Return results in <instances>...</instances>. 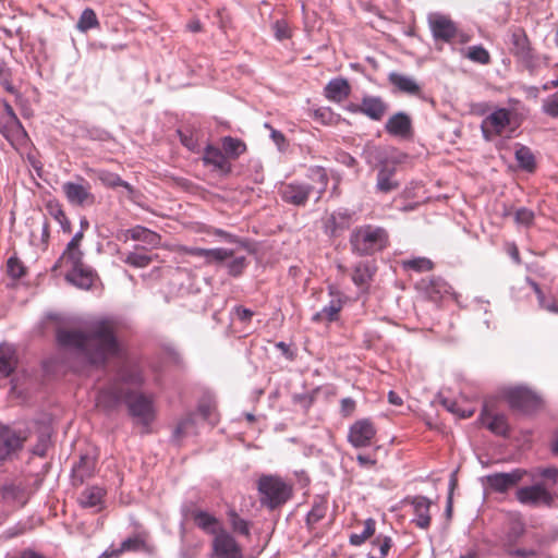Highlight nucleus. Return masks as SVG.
<instances>
[{
    "mask_svg": "<svg viewBox=\"0 0 558 558\" xmlns=\"http://www.w3.org/2000/svg\"><path fill=\"white\" fill-rule=\"evenodd\" d=\"M57 339L60 347L84 365L102 364L108 357L120 352V345L114 336V323L108 318L89 322L86 325V333L60 329Z\"/></svg>",
    "mask_w": 558,
    "mask_h": 558,
    "instance_id": "1",
    "label": "nucleus"
},
{
    "mask_svg": "<svg viewBox=\"0 0 558 558\" xmlns=\"http://www.w3.org/2000/svg\"><path fill=\"white\" fill-rule=\"evenodd\" d=\"M142 383L143 377L137 366H123L117 377L99 390L96 407L109 412L125 402L136 423L148 427L156 417L154 398L132 391V388L140 387Z\"/></svg>",
    "mask_w": 558,
    "mask_h": 558,
    "instance_id": "2",
    "label": "nucleus"
},
{
    "mask_svg": "<svg viewBox=\"0 0 558 558\" xmlns=\"http://www.w3.org/2000/svg\"><path fill=\"white\" fill-rule=\"evenodd\" d=\"M521 124L517 114L507 108H496L487 114L482 123L481 131L485 141H494L498 136L511 138Z\"/></svg>",
    "mask_w": 558,
    "mask_h": 558,
    "instance_id": "3",
    "label": "nucleus"
},
{
    "mask_svg": "<svg viewBox=\"0 0 558 558\" xmlns=\"http://www.w3.org/2000/svg\"><path fill=\"white\" fill-rule=\"evenodd\" d=\"M350 243L352 250L359 255H371L387 246L388 234L381 227L366 225L352 232Z\"/></svg>",
    "mask_w": 558,
    "mask_h": 558,
    "instance_id": "4",
    "label": "nucleus"
},
{
    "mask_svg": "<svg viewBox=\"0 0 558 558\" xmlns=\"http://www.w3.org/2000/svg\"><path fill=\"white\" fill-rule=\"evenodd\" d=\"M0 134L15 149L25 147L29 140L15 111L5 99H0Z\"/></svg>",
    "mask_w": 558,
    "mask_h": 558,
    "instance_id": "5",
    "label": "nucleus"
},
{
    "mask_svg": "<svg viewBox=\"0 0 558 558\" xmlns=\"http://www.w3.org/2000/svg\"><path fill=\"white\" fill-rule=\"evenodd\" d=\"M260 502L269 509L286 504L292 496V486L277 475H263L257 485Z\"/></svg>",
    "mask_w": 558,
    "mask_h": 558,
    "instance_id": "6",
    "label": "nucleus"
},
{
    "mask_svg": "<svg viewBox=\"0 0 558 558\" xmlns=\"http://www.w3.org/2000/svg\"><path fill=\"white\" fill-rule=\"evenodd\" d=\"M506 397L511 408L524 413H532L542 404V399L526 387L509 388Z\"/></svg>",
    "mask_w": 558,
    "mask_h": 558,
    "instance_id": "7",
    "label": "nucleus"
},
{
    "mask_svg": "<svg viewBox=\"0 0 558 558\" xmlns=\"http://www.w3.org/2000/svg\"><path fill=\"white\" fill-rule=\"evenodd\" d=\"M62 191L68 202L73 206H90L95 203L90 184L84 178H80V182L68 181L63 183Z\"/></svg>",
    "mask_w": 558,
    "mask_h": 558,
    "instance_id": "8",
    "label": "nucleus"
},
{
    "mask_svg": "<svg viewBox=\"0 0 558 558\" xmlns=\"http://www.w3.org/2000/svg\"><path fill=\"white\" fill-rule=\"evenodd\" d=\"M376 436V428L368 418H362L353 423L349 428L348 441L354 448H365L371 446Z\"/></svg>",
    "mask_w": 558,
    "mask_h": 558,
    "instance_id": "9",
    "label": "nucleus"
},
{
    "mask_svg": "<svg viewBox=\"0 0 558 558\" xmlns=\"http://www.w3.org/2000/svg\"><path fill=\"white\" fill-rule=\"evenodd\" d=\"M525 474L521 469H514L508 473H494L482 478L484 485L496 493H506L515 486Z\"/></svg>",
    "mask_w": 558,
    "mask_h": 558,
    "instance_id": "10",
    "label": "nucleus"
},
{
    "mask_svg": "<svg viewBox=\"0 0 558 558\" xmlns=\"http://www.w3.org/2000/svg\"><path fill=\"white\" fill-rule=\"evenodd\" d=\"M213 553L218 558H243L241 546L226 530H222L214 537Z\"/></svg>",
    "mask_w": 558,
    "mask_h": 558,
    "instance_id": "11",
    "label": "nucleus"
},
{
    "mask_svg": "<svg viewBox=\"0 0 558 558\" xmlns=\"http://www.w3.org/2000/svg\"><path fill=\"white\" fill-rule=\"evenodd\" d=\"M349 110L354 113H362L374 121L384 118L388 110V105L378 96L365 95L360 105H351Z\"/></svg>",
    "mask_w": 558,
    "mask_h": 558,
    "instance_id": "12",
    "label": "nucleus"
},
{
    "mask_svg": "<svg viewBox=\"0 0 558 558\" xmlns=\"http://www.w3.org/2000/svg\"><path fill=\"white\" fill-rule=\"evenodd\" d=\"M517 498L523 505L550 506L554 497L543 485L521 487L517 490Z\"/></svg>",
    "mask_w": 558,
    "mask_h": 558,
    "instance_id": "13",
    "label": "nucleus"
},
{
    "mask_svg": "<svg viewBox=\"0 0 558 558\" xmlns=\"http://www.w3.org/2000/svg\"><path fill=\"white\" fill-rule=\"evenodd\" d=\"M428 24L436 40L450 41L456 37L457 26L446 15L432 13L428 15Z\"/></svg>",
    "mask_w": 558,
    "mask_h": 558,
    "instance_id": "14",
    "label": "nucleus"
},
{
    "mask_svg": "<svg viewBox=\"0 0 558 558\" xmlns=\"http://www.w3.org/2000/svg\"><path fill=\"white\" fill-rule=\"evenodd\" d=\"M26 440V435H23L10 427L0 429V460H5L13 452L22 448L23 442Z\"/></svg>",
    "mask_w": 558,
    "mask_h": 558,
    "instance_id": "15",
    "label": "nucleus"
},
{
    "mask_svg": "<svg viewBox=\"0 0 558 558\" xmlns=\"http://www.w3.org/2000/svg\"><path fill=\"white\" fill-rule=\"evenodd\" d=\"M96 278L95 270L86 264L68 269L65 272L66 281L82 290L90 289Z\"/></svg>",
    "mask_w": 558,
    "mask_h": 558,
    "instance_id": "16",
    "label": "nucleus"
},
{
    "mask_svg": "<svg viewBox=\"0 0 558 558\" xmlns=\"http://www.w3.org/2000/svg\"><path fill=\"white\" fill-rule=\"evenodd\" d=\"M313 186L306 183L292 182L282 186L281 196L287 203L295 206H303L306 204Z\"/></svg>",
    "mask_w": 558,
    "mask_h": 558,
    "instance_id": "17",
    "label": "nucleus"
},
{
    "mask_svg": "<svg viewBox=\"0 0 558 558\" xmlns=\"http://www.w3.org/2000/svg\"><path fill=\"white\" fill-rule=\"evenodd\" d=\"M106 492L99 486H88L78 496L77 501L82 508L99 512L105 505Z\"/></svg>",
    "mask_w": 558,
    "mask_h": 558,
    "instance_id": "18",
    "label": "nucleus"
},
{
    "mask_svg": "<svg viewBox=\"0 0 558 558\" xmlns=\"http://www.w3.org/2000/svg\"><path fill=\"white\" fill-rule=\"evenodd\" d=\"M385 129L392 136L407 138L412 133L411 118L404 112H397L387 120Z\"/></svg>",
    "mask_w": 558,
    "mask_h": 558,
    "instance_id": "19",
    "label": "nucleus"
},
{
    "mask_svg": "<svg viewBox=\"0 0 558 558\" xmlns=\"http://www.w3.org/2000/svg\"><path fill=\"white\" fill-rule=\"evenodd\" d=\"M351 93V86L348 80L336 77L328 82L324 88L325 97L332 102H342Z\"/></svg>",
    "mask_w": 558,
    "mask_h": 558,
    "instance_id": "20",
    "label": "nucleus"
},
{
    "mask_svg": "<svg viewBox=\"0 0 558 558\" xmlns=\"http://www.w3.org/2000/svg\"><path fill=\"white\" fill-rule=\"evenodd\" d=\"M192 519L197 527L206 534L214 535V537L223 530L219 520L214 514L205 510H194L192 512Z\"/></svg>",
    "mask_w": 558,
    "mask_h": 558,
    "instance_id": "21",
    "label": "nucleus"
},
{
    "mask_svg": "<svg viewBox=\"0 0 558 558\" xmlns=\"http://www.w3.org/2000/svg\"><path fill=\"white\" fill-rule=\"evenodd\" d=\"M414 511L413 522L421 529H427L430 524L429 508L432 501L424 496H415L411 499Z\"/></svg>",
    "mask_w": 558,
    "mask_h": 558,
    "instance_id": "22",
    "label": "nucleus"
},
{
    "mask_svg": "<svg viewBox=\"0 0 558 558\" xmlns=\"http://www.w3.org/2000/svg\"><path fill=\"white\" fill-rule=\"evenodd\" d=\"M396 168L384 165L377 173L376 190L380 193H389L399 189L400 183L395 179Z\"/></svg>",
    "mask_w": 558,
    "mask_h": 558,
    "instance_id": "23",
    "label": "nucleus"
},
{
    "mask_svg": "<svg viewBox=\"0 0 558 558\" xmlns=\"http://www.w3.org/2000/svg\"><path fill=\"white\" fill-rule=\"evenodd\" d=\"M203 160L205 165L211 166L220 172L228 173L231 169L226 155L213 145H207L204 151Z\"/></svg>",
    "mask_w": 558,
    "mask_h": 558,
    "instance_id": "24",
    "label": "nucleus"
},
{
    "mask_svg": "<svg viewBox=\"0 0 558 558\" xmlns=\"http://www.w3.org/2000/svg\"><path fill=\"white\" fill-rule=\"evenodd\" d=\"M353 213L348 209L333 211L325 222L326 232L336 235L338 231L349 228Z\"/></svg>",
    "mask_w": 558,
    "mask_h": 558,
    "instance_id": "25",
    "label": "nucleus"
},
{
    "mask_svg": "<svg viewBox=\"0 0 558 558\" xmlns=\"http://www.w3.org/2000/svg\"><path fill=\"white\" fill-rule=\"evenodd\" d=\"M145 539L141 534L133 535L124 539L119 547L110 546L100 558L119 557L124 551H136L143 548Z\"/></svg>",
    "mask_w": 558,
    "mask_h": 558,
    "instance_id": "26",
    "label": "nucleus"
},
{
    "mask_svg": "<svg viewBox=\"0 0 558 558\" xmlns=\"http://www.w3.org/2000/svg\"><path fill=\"white\" fill-rule=\"evenodd\" d=\"M389 82L401 93L409 95H418L421 93V86L411 76L392 72L389 74Z\"/></svg>",
    "mask_w": 558,
    "mask_h": 558,
    "instance_id": "27",
    "label": "nucleus"
},
{
    "mask_svg": "<svg viewBox=\"0 0 558 558\" xmlns=\"http://www.w3.org/2000/svg\"><path fill=\"white\" fill-rule=\"evenodd\" d=\"M83 256L84 253L81 247L66 245L62 255L58 259L56 267L64 268L65 270L73 267H78L80 265L84 264Z\"/></svg>",
    "mask_w": 558,
    "mask_h": 558,
    "instance_id": "28",
    "label": "nucleus"
},
{
    "mask_svg": "<svg viewBox=\"0 0 558 558\" xmlns=\"http://www.w3.org/2000/svg\"><path fill=\"white\" fill-rule=\"evenodd\" d=\"M482 422L489 430L497 435H506L508 432V424L505 415L490 414L486 407L482 413Z\"/></svg>",
    "mask_w": 558,
    "mask_h": 558,
    "instance_id": "29",
    "label": "nucleus"
},
{
    "mask_svg": "<svg viewBox=\"0 0 558 558\" xmlns=\"http://www.w3.org/2000/svg\"><path fill=\"white\" fill-rule=\"evenodd\" d=\"M342 308V301L338 298L330 300L329 304L313 315V322L331 323L338 319L339 312Z\"/></svg>",
    "mask_w": 558,
    "mask_h": 558,
    "instance_id": "30",
    "label": "nucleus"
},
{
    "mask_svg": "<svg viewBox=\"0 0 558 558\" xmlns=\"http://www.w3.org/2000/svg\"><path fill=\"white\" fill-rule=\"evenodd\" d=\"M16 365V355L13 347L0 345V376H9Z\"/></svg>",
    "mask_w": 558,
    "mask_h": 558,
    "instance_id": "31",
    "label": "nucleus"
},
{
    "mask_svg": "<svg viewBox=\"0 0 558 558\" xmlns=\"http://www.w3.org/2000/svg\"><path fill=\"white\" fill-rule=\"evenodd\" d=\"M514 157L520 169L526 172H533L535 170V157L527 146L517 144Z\"/></svg>",
    "mask_w": 558,
    "mask_h": 558,
    "instance_id": "32",
    "label": "nucleus"
},
{
    "mask_svg": "<svg viewBox=\"0 0 558 558\" xmlns=\"http://www.w3.org/2000/svg\"><path fill=\"white\" fill-rule=\"evenodd\" d=\"M514 54L523 60L532 58V48L523 32H514L511 37Z\"/></svg>",
    "mask_w": 558,
    "mask_h": 558,
    "instance_id": "33",
    "label": "nucleus"
},
{
    "mask_svg": "<svg viewBox=\"0 0 558 558\" xmlns=\"http://www.w3.org/2000/svg\"><path fill=\"white\" fill-rule=\"evenodd\" d=\"M131 239L135 241H142L150 246H158L160 244V236L156 232L137 226L130 231Z\"/></svg>",
    "mask_w": 558,
    "mask_h": 558,
    "instance_id": "34",
    "label": "nucleus"
},
{
    "mask_svg": "<svg viewBox=\"0 0 558 558\" xmlns=\"http://www.w3.org/2000/svg\"><path fill=\"white\" fill-rule=\"evenodd\" d=\"M221 145L225 154L233 159L240 157L246 150L244 142L231 136H225Z\"/></svg>",
    "mask_w": 558,
    "mask_h": 558,
    "instance_id": "35",
    "label": "nucleus"
},
{
    "mask_svg": "<svg viewBox=\"0 0 558 558\" xmlns=\"http://www.w3.org/2000/svg\"><path fill=\"white\" fill-rule=\"evenodd\" d=\"M99 26V21H98V17L95 13V11L90 8H86L78 21H77V24H76V28L82 32V33H86L87 31L92 29V28H96Z\"/></svg>",
    "mask_w": 558,
    "mask_h": 558,
    "instance_id": "36",
    "label": "nucleus"
},
{
    "mask_svg": "<svg viewBox=\"0 0 558 558\" xmlns=\"http://www.w3.org/2000/svg\"><path fill=\"white\" fill-rule=\"evenodd\" d=\"M373 271L368 263H359L354 266L352 280L356 286L367 284L372 279Z\"/></svg>",
    "mask_w": 558,
    "mask_h": 558,
    "instance_id": "37",
    "label": "nucleus"
},
{
    "mask_svg": "<svg viewBox=\"0 0 558 558\" xmlns=\"http://www.w3.org/2000/svg\"><path fill=\"white\" fill-rule=\"evenodd\" d=\"M97 178L98 180L108 187H118L123 186L125 189H129V184L123 181L119 174L107 171V170H99L97 171Z\"/></svg>",
    "mask_w": 558,
    "mask_h": 558,
    "instance_id": "38",
    "label": "nucleus"
},
{
    "mask_svg": "<svg viewBox=\"0 0 558 558\" xmlns=\"http://www.w3.org/2000/svg\"><path fill=\"white\" fill-rule=\"evenodd\" d=\"M153 258L143 252H130L123 258V262L135 268H145L151 263Z\"/></svg>",
    "mask_w": 558,
    "mask_h": 558,
    "instance_id": "39",
    "label": "nucleus"
},
{
    "mask_svg": "<svg viewBox=\"0 0 558 558\" xmlns=\"http://www.w3.org/2000/svg\"><path fill=\"white\" fill-rule=\"evenodd\" d=\"M375 520L367 519L364 522V529L361 533H354L350 536V543L354 546L362 545L368 537H371L375 532Z\"/></svg>",
    "mask_w": 558,
    "mask_h": 558,
    "instance_id": "40",
    "label": "nucleus"
},
{
    "mask_svg": "<svg viewBox=\"0 0 558 558\" xmlns=\"http://www.w3.org/2000/svg\"><path fill=\"white\" fill-rule=\"evenodd\" d=\"M433 262L426 257H415L403 262V267L418 272L433 269Z\"/></svg>",
    "mask_w": 558,
    "mask_h": 558,
    "instance_id": "41",
    "label": "nucleus"
},
{
    "mask_svg": "<svg viewBox=\"0 0 558 558\" xmlns=\"http://www.w3.org/2000/svg\"><path fill=\"white\" fill-rule=\"evenodd\" d=\"M542 112L550 118H558V90L543 99Z\"/></svg>",
    "mask_w": 558,
    "mask_h": 558,
    "instance_id": "42",
    "label": "nucleus"
},
{
    "mask_svg": "<svg viewBox=\"0 0 558 558\" xmlns=\"http://www.w3.org/2000/svg\"><path fill=\"white\" fill-rule=\"evenodd\" d=\"M466 57L480 64H487L490 61L489 52L483 46L469 47Z\"/></svg>",
    "mask_w": 558,
    "mask_h": 558,
    "instance_id": "43",
    "label": "nucleus"
},
{
    "mask_svg": "<svg viewBox=\"0 0 558 558\" xmlns=\"http://www.w3.org/2000/svg\"><path fill=\"white\" fill-rule=\"evenodd\" d=\"M226 262H227L226 266L228 268V272L231 276H239L240 274H242V271L246 267L245 256L236 255L234 252H233V257H230Z\"/></svg>",
    "mask_w": 558,
    "mask_h": 558,
    "instance_id": "44",
    "label": "nucleus"
},
{
    "mask_svg": "<svg viewBox=\"0 0 558 558\" xmlns=\"http://www.w3.org/2000/svg\"><path fill=\"white\" fill-rule=\"evenodd\" d=\"M539 553H541V542L538 538L536 539V545L531 548L523 547V548H515V549L509 550V555L512 558H536Z\"/></svg>",
    "mask_w": 558,
    "mask_h": 558,
    "instance_id": "45",
    "label": "nucleus"
},
{
    "mask_svg": "<svg viewBox=\"0 0 558 558\" xmlns=\"http://www.w3.org/2000/svg\"><path fill=\"white\" fill-rule=\"evenodd\" d=\"M326 511H327V506L325 502L319 501V502L314 504L311 511L307 513V518H306L307 524L313 525V524L317 523L318 521H320L325 517Z\"/></svg>",
    "mask_w": 558,
    "mask_h": 558,
    "instance_id": "46",
    "label": "nucleus"
},
{
    "mask_svg": "<svg viewBox=\"0 0 558 558\" xmlns=\"http://www.w3.org/2000/svg\"><path fill=\"white\" fill-rule=\"evenodd\" d=\"M231 527L233 532L244 536H250V523L236 513H232L230 518Z\"/></svg>",
    "mask_w": 558,
    "mask_h": 558,
    "instance_id": "47",
    "label": "nucleus"
},
{
    "mask_svg": "<svg viewBox=\"0 0 558 558\" xmlns=\"http://www.w3.org/2000/svg\"><path fill=\"white\" fill-rule=\"evenodd\" d=\"M392 541L389 536L378 535L373 542V550L378 551V557L385 558L391 548Z\"/></svg>",
    "mask_w": 558,
    "mask_h": 558,
    "instance_id": "48",
    "label": "nucleus"
},
{
    "mask_svg": "<svg viewBox=\"0 0 558 558\" xmlns=\"http://www.w3.org/2000/svg\"><path fill=\"white\" fill-rule=\"evenodd\" d=\"M230 257H233L232 250L223 247L210 248L207 263H221L228 260Z\"/></svg>",
    "mask_w": 558,
    "mask_h": 558,
    "instance_id": "49",
    "label": "nucleus"
},
{
    "mask_svg": "<svg viewBox=\"0 0 558 558\" xmlns=\"http://www.w3.org/2000/svg\"><path fill=\"white\" fill-rule=\"evenodd\" d=\"M313 177L317 178L319 181V187L317 190L318 195L316 197V202L320 199L323 193L325 192L328 184V177L326 171L323 168H316L312 170Z\"/></svg>",
    "mask_w": 558,
    "mask_h": 558,
    "instance_id": "50",
    "label": "nucleus"
},
{
    "mask_svg": "<svg viewBox=\"0 0 558 558\" xmlns=\"http://www.w3.org/2000/svg\"><path fill=\"white\" fill-rule=\"evenodd\" d=\"M92 468L93 462L87 457H82L78 464L73 468V472L80 476L82 481L85 475L89 474Z\"/></svg>",
    "mask_w": 558,
    "mask_h": 558,
    "instance_id": "51",
    "label": "nucleus"
},
{
    "mask_svg": "<svg viewBox=\"0 0 558 558\" xmlns=\"http://www.w3.org/2000/svg\"><path fill=\"white\" fill-rule=\"evenodd\" d=\"M515 221L523 226H530L534 219V213L527 208H519L515 211Z\"/></svg>",
    "mask_w": 558,
    "mask_h": 558,
    "instance_id": "52",
    "label": "nucleus"
},
{
    "mask_svg": "<svg viewBox=\"0 0 558 558\" xmlns=\"http://www.w3.org/2000/svg\"><path fill=\"white\" fill-rule=\"evenodd\" d=\"M46 209L56 221L64 219L65 213L63 211L61 205L58 202L49 201L46 204Z\"/></svg>",
    "mask_w": 558,
    "mask_h": 558,
    "instance_id": "53",
    "label": "nucleus"
},
{
    "mask_svg": "<svg viewBox=\"0 0 558 558\" xmlns=\"http://www.w3.org/2000/svg\"><path fill=\"white\" fill-rule=\"evenodd\" d=\"M533 286V289L534 291L536 292L537 294V298H538V302H539V305L541 307L549 311V312H553V313H558V307L555 303H550V302H546L545 301V298L541 291V289L538 288V286L536 283H532Z\"/></svg>",
    "mask_w": 558,
    "mask_h": 558,
    "instance_id": "54",
    "label": "nucleus"
},
{
    "mask_svg": "<svg viewBox=\"0 0 558 558\" xmlns=\"http://www.w3.org/2000/svg\"><path fill=\"white\" fill-rule=\"evenodd\" d=\"M193 424H194V418H193V416H192V415H189L187 417H185L184 420H182V421L178 424V426H177V428H175V430H174V435H175V437H181V436H183V435L187 434V433H189L190 427H192V426H193Z\"/></svg>",
    "mask_w": 558,
    "mask_h": 558,
    "instance_id": "55",
    "label": "nucleus"
},
{
    "mask_svg": "<svg viewBox=\"0 0 558 558\" xmlns=\"http://www.w3.org/2000/svg\"><path fill=\"white\" fill-rule=\"evenodd\" d=\"M265 128L270 130V137L274 141V143L277 145V147L282 150L286 146V137L284 135L275 129H272L268 123L265 124Z\"/></svg>",
    "mask_w": 558,
    "mask_h": 558,
    "instance_id": "56",
    "label": "nucleus"
},
{
    "mask_svg": "<svg viewBox=\"0 0 558 558\" xmlns=\"http://www.w3.org/2000/svg\"><path fill=\"white\" fill-rule=\"evenodd\" d=\"M276 38L279 40L286 39L290 36L289 27L286 22L277 21L274 25Z\"/></svg>",
    "mask_w": 558,
    "mask_h": 558,
    "instance_id": "57",
    "label": "nucleus"
},
{
    "mask_svg": "<svg viewBox=\"0 0 558 558\" xmlns=\"http://www.w3.org/2000/svg\"><path fill=\"white\" fill-rule=\"evenodd\" d=\"M8 271L12 277H20L22 275V266L15 258H9Z\"/></svg>",
    "mask_w": 558,
    "mask_h": 558,
    "instance_id": "58",
    "label": "nucleus"
},
{
    "mask_svg": "<svg viewBox=\"0 0 558 558\" xmlns=\"http://www.w3.org/2000/svg\"><path fill=\"white\" fill-rule=\"evenodd\" d=\"M236 318L241 322H247L252 318L253 312L246 307L238 306L234 308Z\"/></svg>",
    "mask_w": 558,
    "mask_h": 558,
    "instance_id": "59",
    "label": "nucleus"
},
{
    "mask_svg": "<svg viewBox=\"0 0 558 558\" xmlns=\"http://www.w3.org/2000/svg\"><path fill=\"white\" fill-rule=\"evenodd\" d=\"M182 144L191 151H197V143L193 138V136H187L183 133H180Z\"/></svg>",
    "mask_w": 558,
    "mask_h": 558,
    "instance_id": "60",
    "label": "nucleus"
},
{
    "mask_svg": "<svg viewBox=\"0 0 558 558\" xmlns=\"http://www.w3.org/2000/svg\"><path fill=\"white\" fill-rule=\"evenodd\" d=\"M356 460H357L359 465L362 468H369V466L375 465V460L366 454H359L356 457Z\"/></svg>",
    "mask_w": 558,
    "mask_h": 558,
    "instance_id": "61",
    "label": "nucleus"
},
{
    "mask_svg": "<svg viewBox=\"0 0 558 558\" xmlns=\"http://www.w3.org/2000/svg\"><path fill=\"white\" fill-rule=\"evenodd\" d=\"M507 252L514 263L520 264L519 250L514 243L507 244Z\"/></svg>",
    "mask_w": 558,
    "mask_h": 558,
    "instance_id": "62",
    "label": "nucleus"
},
{
    "mask_svg": "<svg viewBox=\"0 0 558 558\" xmlns=\"http://www.w3.org/2000/svg\"><path fill=\"white\" fill-rule=\"evenodd\" d=\"M341 408H342L343 412H345L347 414H350L351 412H353V410L355 408V402L351 398H344L341 400Z\"/></svg>",
    "mask_w": 558,
    "mask_h": 558,
    "instance_id": "63",
    "label": "nucleus"
},
{
    "mask_svg": "<svg viewBox=\"0 0 558 558\" xmlns=\"http://www.w3.org/2000/svg\"><path fill=\"white\" fill-rule=\"evenodd\" d=\"M539 474L546 478H553L558 482V470L555 468L542 469Z\"/></svg>",
    "mask_w": 558,
    "mask_h": 558,
    "instance_id": "64",
    "label": "nucleus"
}]
</instances>
